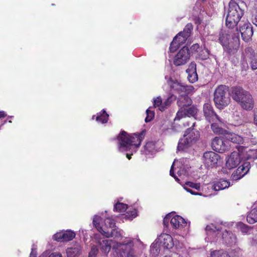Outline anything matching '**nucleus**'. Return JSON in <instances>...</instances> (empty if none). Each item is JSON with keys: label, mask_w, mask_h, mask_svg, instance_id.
I'll list each match as a JSON object with an SVG mask.
<instances>
[{"label": "nucleus", "mask_w": 257, "mask_h": 257, "mask_svg": "<svg viewBox=\"0 0 257 257\" xmlns=\"http://www.w3.org/2000/svg\"><path fill=\"white\" fill-rule=\"evenodd\" d=\"M144 135V132H142L139 134H134L130 135L124 131H121L117 138L118 151L127 152L126 156L130 160L131 155L136 152L139 147Z\"/></svg>", "instance_id": "1"}, {"label": "nucleus", "mask_w": 257, "mask_h": 257, "mask_svg": "<svg viewBox=\"0 0 257 257\" xmlns=\"http://www.w3.org/2000/svg\"><path fill=\"white\" fill-rule=\"evenodd\" d=\"M219 40L223 47L224 50L229 54H235L239 47V33H237L234 36L231 31H222L219 34Z\"/></svg>", "instance_id": "2"}, {"label": "nucleus", "mask_w": 257, "mask_h": 257, "mask_svg": "<svg viewBox=\"0 0 257 257\" xmlns=\"http://www.w3.org/2000/svg\"><path fill=\"white\" fill-rule=\"evenodd\" d=\"M113 244L112 246L114 257H135L136 252L133 247V239H129L122 242L111 241Z\"/></svg>", "instance_id": "3"}, {"label": "nucleus", "mask_w": 257, "mask_h": 257, "mask_svg": "<svg viewBox=\"0 0 257 257\" xmlns=\"http://www.w3.org/2000/svg\"><path fill=\"white\" fill-rule=\"evenodd\" d=\"M243 14V11L238 4L231 0L229 4L225 18L226 26L230 29L234 28L240 21Z\"/></svg>", "instance_id": "4"}, {"label": "nucleus", "mask_w": 257, "mask_h": 257, "mask_svg": "<svg viewBox=\"0 0 257 257\" xmlns=\"http://www.w3.org/2000/svg\"><path fill=\"white\" fill-rule=\"evenodd\" d=\"M228 93V87L224 85L218 86L214 93V101L216 106L222 109L227 106L230 102Z\"/></svg>", "instance_id": "5"}, {"label": "nucleus", "mask_w": 257, "mask_h": 257, "mask_svg": "<svg viewBox=\"0 0 257 257\" xmlns=\"http://www.w3.org/2000/svg\"><path fill=\"white\" fill-rule=\"evenodd\" d=\"M200 137L199 132L194 129L188 128L178 143L177 150L184 151L195 144Z\"/></svg>", "instance_id": "6"}, {"label": "nucleus", "mask_w": 257, "mask_h": 257, "mask_svg": "<svg viewBox=\"0 0 257 257\" xmlns=\"http://www.w3.org/2000/svg\"><path fill=\"white\" fill-rule=\"evenodd\" d=\"M192 30V25L190 23L187 24L183 31L180 32L177 35L171 42L170 46V51L174 52L180 45L185 43L187 38L190 36Z\"/></svg>", "instance_id": "7"}, {"label": "nucleus", "mask_w": 257, "mask_h": 257, "mask_svg": "<svg viewBox=\"0 0 257 257\" xmlns=\"http://www.w3.org/2000/svg\"><path fill=\"white\" fill-rule=\"evenodd\" d=\"M248 62L252 69H257V53L249 47L245 49L244 56L241 61V65L243 68L246 69L248 67Z\"/></svg>", "instance_id": "8"}, {"label": "nucleus", "mask_w": 257, "mask_h": 257, "mask_svg": "<svg viewBox=\"0 0 257 257\" xmlns=\"http://www.w3.org/2000/svg\"><path fill=\"white\" fill-rule=\"evenodd\" d=\"M169 221L171 225L175 229H181L187 224L183 218L179 215H174L172 213L168 214L164 218V224L166 227L168 226Z\"/></svg>", "instance_id": "9"}, {"label": "nucleus", "mask_w": 257, "mask_h": 257, "mask_svg": "<svg viewBox=\"0 0 257 257\" xmlns=\"http://www.w3.org/2000/svg\"><path fill=\"white\" fill-rule=\"evenodd\" d=\"M100 220L101 218L99 216L95 215L93 218V223L97 229L102 235L104 230H109V228H113L115 227V223L111 218H106L104 221V224L102 225L100 224L99 221Z\"/></svg>", "instance_id": "10"}, {"label": "nucleus", "mask_w": 257, "mask_h": 257, "mask_svg": "<svg viewBox=\"0 0 257 257\" xmlns=\"http://www.w3.org/2000/svg\"><path fill=\"white\" fill-rule=\"evenodd\" d=\"M168 83L171 88L180 95L189 94L194 89L192 85H187L178 81H174L170 79Z\"/></svg>", "instance_id": "11"}, {"label": "nucleus", "mask_w": 257, "mask_h": 257, "mask_svg": "<svg viewBox=\"0 0 257 257\" xmlns=\"http://www.w3.org/2000/svg\"><path fill=\"white\" fill-rule=\"evenodd\" d=\"M241 34L242 40L245 42H248L251 40L253 35V30L251 25L247 21H241L239 23V29H236V31Z\"/></svg>", "instance_id": "12"}, {"label": "nucleus", "mask_w": 257, "mask_h": 257, "mask_svg": "<svg viewBox=\"0 0 257 257\" xmlns=\"http://www.w3.org/2000/svg\"><path fill=\"white\" fill-rule=\"evenodd\" d=\"M190 54L187 47H183L177 53L174 60L176 66H181L185 64L190 58Z\"/></svg>", "instance_id": "13"}, {"label": "nucleus", "mask_w": 257, "mask_h": 257, "mask_svg": "<svg viewBox=\"0 0 257 257\" xmlns=\"http://www.w3.org/2000/svg\"><path fill=\"white\" fill-rule=\"evenodd\" d=\"M238 104L243 109L251 110L254 106V100L251 93L247 91Z\"/></svg>", "instance_id": "14"}, {"label": "nucleus", "mask_w": 257, "mask_h": 257, "mask_svg": "<svg viewBox=\"0 0 257 257\" xmlns=\"http://www.w3.org/2000/svg\"><path fill=\"white\" fill-rule=\"evenodd\" d=\"M203 158L205 166L207 168H212L216 165L219 156L214 152L209 151L204 153Z\"/></svg>", "instance_id": "15"}, {"label": "nucleus", "mask_w": 257, "mask_h": 257, "mask_svg": "<svg viewBox=\"0 0 257 257\" xmlns=\"http://www.w3.org/2000/svg\"><path fill=\"white\" fill-rule=\"evenodd\" d=\"M128 209V210L126 212L125 215V217L129 220H132L137 216V211L136 209H133L132 210V208L127 207V205L122 203H117L114 207V211L120 212H123Z\"/></svg>", "instance_id": "16"}, {"label": "nucleus", "mask_w": 257, "mask_h": 257, "mask_svg": "<svg viewBox=\"0 0 257 257\" xmlns=\"http://www.w3.org/2000/svg\"><path fill=\"white\" fill-rule=\"evenodd\" d=\"M197 108L194 106L190 105L187 107H185V108L182 107V108H179L174 120H180V119L186 116L194 117L197 114Z\"/></svg>", "instance_id": "17"}, {"label": "nucleus", "mask_w": 257, "mask_h": 257, "mask_svg": "<svg viewBox=\"0 0 257 257\" xmlns=\"http://www.w3.org/2000/svg\"><path fill=\"white\" fill-rule=\"evenodd\" d=\"M213 149L219 153H222L229 149V146L226 141H223L219 137H215L212 141Z\"/></svg>", "instance_id": "18"}, {"label": "nucleus", "mask_w": 257, "mask_h": 257, "mask_svg": "<svg viewBox=\"0 0 257 257\" xmlns=\"http://www.w3.org/2000/svg\"><path fill=\"white\" fill-rule=\"evenodd\" d=\"M203 112L206 119L210 122H221L218 115L213 110L212 105L208 103H205L203 106Z\"/></svg>", "instance_id": "19"}, {"label": "nucleus", "mask_w": 257, "mask_h": 257, "mask_svg": "<svg viewBox=\"0 0 257 257\" xmlns=\"http://www.w3.org/2000/svg\"><path fill=\"white\" fill-rule=\"evenodd\" d=\"M176 165H177V168H175V170L177 171V173L179 176H181L182 175L185 176L187 175V167L182 165L180 161L176 160L174 161L170 171V175L173 177L176 181L179 182V179L176 176L174 175V167Z\"/></svg>", "instance_id": "20"}, {"label": "nucleus", "mask_w": 257, "mask_h": 257, "mask_svg": "<svg viewBox=\"0 0 257 257\" xmlns=\"http://www.w3.org/2000/svg\"><path fill=\"white\" fill-rule=\"evenodd\" d=\"M250 166L248 162H246L239 166L231 175L233 180H238L242 178L249 171Z\"/></svg>", "instance_id": "21"}, {"label": "nucleus", "mask_w": 257, "mask_h": 257, "mask_svg": "<svg viewBox=\"0 0 257 257\" xmlns=\"http://www.w3.org/2000/svg\"><path fill=\"white\" fill-rule=\"evenodd\" d=\"M247 91V90L241 86H235L231 87L229 91V95L232 99L238 103Z\"/></svg>", "instance_id": "22"}, {"label": "nucleus", "mask_w": 257, "mask_h": 257, "mask_svg": "<svg viewBox=\"0 0 257 257\" xmlns=\"http://www.w3.org/2000/svg\"><path fill=\"white\" fill-rule=\"evenodd\" d=\"M157 239L158 241L160 242V244L164 248L170 249L174 245L172 236L168 234L162 233Z\"/></svg>", "instance_id": "23"}, {"label": "nucleus", "mask_w": 257, "mask_h": 257, "mask_svg": "<svg viewBox=\"0 0 257 257\" xmlns=\"http://www.w3.org/2000/svg\"><path fill=\"white\" fill-rule=\"evenodd\" d=\"M83 247L78 242H75L67 249V257H78L82 252Z\"/></svg>", "instance_id": "24"}, {"label": "nucleus", "mask_w": 257, "mask_h": 257, "mask_svg": "<svg viewBox=\"0 0 257 257\" xmlns=\"http://www.w3.org/2000/svg\"><path fill=\"white\" fill-rule=\"evenodd\" d=\"M241 162V157L239 153L233 152L231 153L226 161V166L229 169L237 166Z\"/></svg>", "instance_id": "25"}, {"label": "nucleus", "mask_w": 257, "mask_h": 257, "mask_svg": "<svg viewBox=\"0 0 257 257\" xmlns=\"http://www.w3.org/2000/svg\"><path fill=\"white\" fill-rule=\"evenodd\" d=\"M223 241L228 245H232L236 242V235L226 229L221 234Z\"/></svg>", "instance_id": "26"}, {"label": "nucleus", "mask_w": 257, "mask_h": 257, "mask_svg": "<svg viewBox=\"0 0 257 257\" xmlns=\"http://www.w3.org/2000/svg\"><path fill=\"white\" fill-rule=\"evenodd\" d=\"M186 71L188 74L187 78L189 82L194 83L198 80V75L196 72V65L195 63L191 62Z\"/></svg>", "instance_id": "27"}, {"label": "nucleus", "mask_w": 257, "mask_h": 257, "mask_svg": "<svg viewBox=\"0 0 257 257\" xmlns=\"http://www.w3.org/2000/svg\"><path fill=\"white\" fill-rule=\"evenodd\" d=\"M184 189L189 192L192 195H200L201 196L202 194L201 193L196 192L193 191L192 189H194L198 191H200L201 190L200 184L199 183H195L192 182H187L185 183Z\"/></svg>", "instance_id": "28"}, {"label": "nucleus", "mask_w": 257, "mask_h": 257, "mask_svg": "<svg viewBox=\"0 0 257 257\" xmlns=\"http://www.w3.org/2000/svg\"><path fill=\"white\" fill-rule=\"evenodd\" d=\"M224 137L226 140L233 143L244 144V138L233 133L226 132L224 134Z\"/></svg>", "instance_id": "29"}, {"label": "nucleus", "mask_w": 257, "mask_h": 257, "mask_svg": "<svg viewBox=\"0 0 257 257\" xmlns=\"http://www.w3.org/2000/svg\"><path fill=\"white\" fill-rule=\"evenodd\" d=\"M121 230L118 228L113 227V228H109V230H104L103 233V235L106 237H113L115 238H119L122 237Z\"/></svg>", "instance_id": "30"}, {"label": "nucleus", "mask_w": 257, "mask_h": 257, "mask_svg": "<svg viewBox=\"0 0 257 257\" xmlns=\"http://www.w3.org/2000/svg\"><path fill=\"white\" fill-rule=\"evenodd\" d=\"M192 102V100L188 96V94L184 95L182 94L180 95L177 101V104L180 108H182V107L185 108V107L190 106Z\"/></svg>", "instance_id": "31"}, {"label": "nucleus", "mask_w": 257, "mask_h": 257, "mask_svg": "<svg viewBox=\"0 0 257 257\" xmlns=\"http://www.w3.org/2000/svg\"><path fill=\"white\" fill-rule=\"evenodd\" d=\"M111 241L114 240L103 239L102 241H98L101 251L105 254H107L110 251L111 248H112L113 244Z\"/></svg>", "instance_id": "32"}, {"label": "nucleus", "mask_w": 257, "mask_h": 257, "mask_svg": "<svg viewBox=\"0 0 257 257\" xmlns=\"http://www.w3.org/2000/svg\"><path fill=\"white\" fill-rule=\"evenodd\" d=\"M223 229L220 225L215 224H211L207 225L206 227V230L207 231V235L208 236H214L220 234L221 230Z\"/></svg>", "instance_id": "33"}, {"label": "nucleus", "mask_w": 257, "mask_h": 257, "mask_svg": "<svg viewBox=\"0 0 257 257\" xmlns=\"http://www.w3.org/2000/svg\"><path fill=\"white\" fill-rule=\"evenodd\" d=\"M230 182L227 180L220 179L217 181H215L214 183L213 188L214 190L219 191L226 189L230 186Z\"/></svg>", "instance_id": "34"}, {"label": "nucleus", "mask_w": 257, "mask_h": 257, "mask_svg": "<svg viewBox=\"0 0 257 257\" xmlns=\"http://www.w3.org/2000/svg\"><path fill=\"white\" fill-rule=\"evenodd\" d=\"M162 247L160 242L158 241V239L151 244L150 252L153 257H157L161 250V247Z\"/></svg>", "instance_id": "35"}, {"label": "nucleus", "mask_w": 257, "mask_h": 257, "mask_svg": "<svg viewBox=\"0 0 257 257\" xmlns=\"http://www.w3.org/2000/svg\"><path fill=\"white\" fill-rule=\"evenodd\" d=\"M246 220L249 224L257 222V208L252 209L246 217Z\"/></svg>", "instance_id": "36"}, {"label": "nucleus", "mask_w": 257, "mask_h": 257, "mask_svg": "<svg viewBox=\"0 0 257 257\" xmlns=\"http://www.w3.org/2000/svg\"><path fill=\"white\" fill-rule=\"evenodd\" d=\"M108 114L106 112L104 109L102 110V113H97L96 117V120L102 123H106L108 121Z\"/></svg>", "instance_id": "37"}, {"label": "nucleus", "mask_w": 257, "mask_h": 257, "mask_svg": "<svg viewBox=\"0 0 257 257\" xmlns=\"http://www.w3.org/2000/svg\"><path fill=\"white\" fill-rule=\"evenodd\" d=\"M244 145H248V144H250L252 145H255L257 144V140L255 137H254L252 134L249 133L246 135V136L244 137Z\"/></svg>", "instance_id": "38"}, {"label": "nucleus", "mask_w": 257, "mask_h": 257, "mask_svg": "<svg viewBox=\"0 0 257 257\" xmlns=\"http://www.w3.org/2000/svg\"><path fill=\"white\" fill-rule=\"evenodd\" d=\"M163 102L160 96L157 97L153 99V106L154 107L157 108L163 111L164 110V106H163Z\"/></svg>", "instance_id": "39"}, {"label": "nucleus", "mask_w": 257, "mask_h": 257, "mask_svg": "<svg viewBox=\"0 0 257 257\" xmlns=\"http://www.w3.org/2000/svg\"><path fill=\"white\" fill-rule=\"evenodd\" d=\"M53 239L58 242H63L64 240V231L61 230L57 232L53 236Z\"/></svg>", "instance_id": "40"}, {"label": "nucleus", "mask_w": 257, "mask_h": 257, "mask_svg": "<svg viewBox=\"0 0 257 257\" xmlns=\"http://www.w3.org/2000/svg\"><path fill=\"white\" fill-rule=\"evenodd\" d=\"M76 236L75 232L71 230L67 229L65 230V242L72 240Z\"/></svg>", "instance_id": "41"}, {"label": "nucleus", "mask_w": 257, "mask_h": 257, "mask_svg": "<svg viewBox=\"0 0 257 257\" xmlns=\"http://www.w3.org/2000/svg\"><path fill=\"white\" fill-rule=\"evenodd\" d=\"M210 257H229V256L223 250H215L211 253Z\"/></svg>", "instance_id": "42"}, {"label": "nucleus", "mask_w": 257, "mask_h": 257, "mask_svg": "<svg viewBox=\"0 0 257 257\" xmlns=\"http://www.w3.org/2000/svg\"><path fill=\"white\" fill-rule=\"evenodd\" d=\"M216 122H212L211 126L212 130L215 134H223L224 131Z\"/></svg>", "instance_id": "43"}, {"label": "nucleus", "mask_w": 257, "mask_h": 257, "mask_svg": "<svg viewBox=\"0 0 257 257\" xmlns=\"http://www.w3.org/2000/svg\"><path fill=\"white\" fill-rule=\"evenodd\" d=\"M151 107H149L146 110L147 116L145 118V121L146 122H150L153 119L154 117L155 113L153 111L151 110Z\"/></svg>", "instance_id": "44"}, {"label": "nucleus", "mask_w": 257, "mask_h": 257, "mask_svg": "<svg viewBox=\"0 0 257 257\" xmlns=\"http://www.w3.org/2000/svg\"><path fill=\"white\" fill-rule=\"evenodd\" d=\"M199 58L201 60H206L209 58V52L207 49H205L204 50L202 51L199 54Z\"/></svg>", "instance_id": "45"}, {"label": "nucleus", "mask_w": 257, "mask_h": 257, "mask_svg": "<svg viewBox=\"0 0 257 257\" xmlns=\"http://www.w3.org/2000/svg\"><path fill=\"white\" fill-rule=\"evenodd\" d=\"M98 252V248L96 245H93L89 252L88 257H96Z\"/></svg>", "instance_id": "46"}, {"label": "nucleus", "mask_w": 257, "mask_h": 257, "mask_svg": "<svg viewBox=\"0 0 257 257\" xmlns=\"http://www.w3.org/2000/svg\"><path fill=\"white\" fill-rule=\"evenodd\" d=\"M238 227L243 233H247L249 230L248 226L241 222L238 223Z\"/></svg>", "instance_id": "47"}, {"label": "nucleus", "mask_w": 257, "mask_h": 257, "mask_svg": "<svg viewBox=\"0 0 257 257\" xmlns=\"http://www.w3.org/2000/svg\"><path fill=\"white\" fill-rule=\"evenodd\" d=\"M173 100V97L172 96L169 97L164 101H163V106H164V110L168 107L171 103Z\"/></svg>", "instance_id": "48"}, {"label": "nucleus", "mask_w": 257, "mask_h": 257, "mask_svg": "<svg viewBox=\"0 0 257 257\" xmlns=\"http://www.w3.org/2000/svg\"><path fill=\"white\" fill-rule=\"evenodd\" d=\"M252 21L253 24L257 27V9H254L252 11Z\"/></svg>", "instance_id": "49"}, {"label": "nucleus", "mask_w": 257, "mask_h": 257, "mask_svg": "<svg viewBox=\"0 0 257 257\" xmlns=\"http://www.w3.org/2000/svg\"><path fill=\"white\" fill-rule=\"evenodd\" d=\"M145 149L149 151H152L155 149V145L153 142H148L145 146Z\"/></svg>", "instance_id": "50"}, {"label": "nucleus", "mask_w": 257, "mask_h": 257, "mask_svg": "<svg viewBox=\"0 0 257 257\" xmlns=\"http://www.w3.org/2000/svg\"><path fill=\"white\" fill-rule=\"evenodd\" d=\"M198 49H199V45L197 43L192 45L190 47V51L191 53L197 52Z\"/></svg>", "instance_id": "51"}, {"label": "nucleus", "mask_w": 257, "mask_h": 257, "mask_svg": "<svg viewBox=\"0 0 257 257\" xmlns=\"http://www.w3.org/2000/svg\"><path fill=\"white\" fill-rule=\"evenodd\" d=\"M37 256V251H36V247L35 245L32 246L31 249V252L30 254L29 257H36Z\"/></svg>", "instance_id": "52"}, {"label": "nucleus", "mask_w": 257, "mask_h": 257, "mask_svg": "<svg viewBox=\"0 0 257 257\" xmlns=\"http://www.w3.org/2000/svg\"><path fill=\"white\" fill-rule=\"evenodd\" d=\"M6 116L5 115V113L4 111H1L0 112V123H1V126L3 125L4 122H5V121H4L3 119V118Z\"/></svg>", "instance_id": "53"}, {"label": "nucleus", "mask_w": 257, "mask_h": 257, "mask_svg": "<svg viewBox=\"0 0 257 257\" xmlns=\"http://www.w3.org/2000/svg\"><path fill=\"white\" fill-rule=\"evenodd\" d=\"M48 257H62L59 253L54 252L50 254Z\"/></svg>", "instance_id": "54"}, {"label": "nucleus", "mask_w": 257, "mask_h": 257, "mask_svg": "<svg viewBox=\"0 0 257 257\" xmlns=\"http://www.w3.org/2000/svg\"><path fill=\"white\" fill-rule=\"evenodd\" d=\"M220 224H221L222 225H223L224 227H229L230 226L232 225V223H230V222L223 223V222H221Z\"/></svg>", "instance_id": "55"}, {"label": "nucleus", "mask_w": 257, "mask_h": 257, "mask_svg": "<svg viewBox=\"0 0 257 257\" xmlns=\"http://www.w3.org/2000/svg\"><path fill=\"white\" fill-rule=\"evenodd\" d=\"M49 251H46L42 253V254L40 257H47V255L49 254Z\"/></svg>", "instance_id": "56"}, {"label": "nucleus", "mask_w": 257, "mask_h": 257, "mask_svg": "<svg viewBox=\"0 0 257 257\" xmlns=\"http://www.w3.org/2000/svg\"><path fill=\"white\" fill-rule=\"evenodd\" d=\"M254 124L257 125V113L255 114L254 117Z\"/></svg>", "instance_id": "57"}, {"label": "nucleus", "mask_w": 257, "mask_h": 257, "mask_svg": "<svg viewBox=\"0 0 257 257\" xmlns=\"http://www.w3.org/2000/svg\"><path fill=\"white\" fill-rule=\"evenodd\" d=\"M237 120L238 121V122H237V123H236L237 124H240V123H241V122H242V121H241V120Z\"/></svg>", "instance_id": "58"}, {"label": "nucleus", "mask_w": 257, "mask_h": 257, "mask_svg": "<svg viewBox=\"0 0 257 257\" xmlns=\"http://www.w3.org/2000/svg\"><path fill=\"white\" fill-rule=\"evenodd\" d=\"M206 13L208 15H211L212 14V13L211 12L209 11V12H206Z\"/></svg>", "instance_id": "59"}, {"label": "nucleus", "mask_w": 257, "mask_h": 257, "mask_svg": "<svg viewBox=\"0 0 257 257\" xmlns=\"http://www.w3.org/2000/svg\"><path fill=\"white\" fill-rule=\"evenodd\" d=\"M256 158H257V150L255 151Z\"/></svg>", "instance_id": "60"}, {"label": "nucleus", "mask_w": 257, "mask_h": 257, "mask_svg": "<svg viewBox=\"0 0 257 257\" xmlns=\"http://www.w3.org/2000/svg\"><path fill=\"white\" fill-rule=\"evenodd\" d=\"M195 122H194V123H193L192 126H195Z\"/></svg>", "instance_id": "61"}, {"label": "nucleus", "mask_w": 257, "mask_h": 257, "mask_svg": "<svg viewBox=\"0 0 257 257\" xmlns=\"http://www.w3.org/2000/svg\"><path fill=\"white\" fill-rule=\"evenodd\" d=\"M165 257H171V256L170 255H167V256H165Z\"/></svg>", "instance_id": "62"}, {"label": "nucleus", "mask_w": 257, "mask_h": 257, "mask_svg": "<svg viewBox=\"0 0 257 257\" xmlns=\"http://www.w3.org/2000/svg\"><path fill=\"white\" fill-rule=\"evenodd\" d=\"M94 117H95V116H94V115H93V116H92V119H94Z\"/></svg>", "instance_id": "63"}]
</instances>
